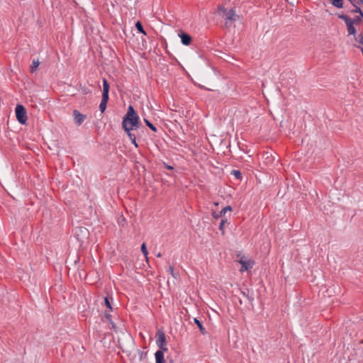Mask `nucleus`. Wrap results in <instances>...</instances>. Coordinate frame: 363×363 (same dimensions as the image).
<instances>
[{
  "instance_id": "c85d7f7f",
  "label": "nucleus",
  "mask_w": 363,
  "mask_h": 363,
  "mask_svg": "<svg viewBox=\"0 0 363 363\" xmlns=\"http://www.w3.org/2000/svg\"><path fill=\"white\" fill-rule=\"evenodd\" d=\"M157 257H162V254H161L160 252H159V253L157 255Z\"/></svg>"
},
{
  "instance_id": "1a4fd4ad",
  "label": "nucleus",
  "mask_w": 363,
  "mask_h": 363,
  "mask_svg": "<svg viewBox=\"0 0 363 363\" xmlns=\"http://www.w3.org/2000/svg\"><path fill=\"white\" fill-rule=\"evenodd\" d=\"M232 207L230 206H227L224 207L220 212H213L212 216L214 218L218 219L219 218H222L225 216L227 211H231Z\"/></svg>"
},
{
  "instance_id": "cd10ccee",
  "label": "nucleus",
  "mask_w": 363,
  "mask_h": 363,
  "mask_svg": "<svg viewBox=\"0 0 363 363\" xmlns=\"http://www.w3.org/2000/svg\"><path fill=\"white\" fill-rule=\"evenodd\" d=\"M138 352L140 354V359L142 360L143 358L144 353L142 351H140V350H138Z\"/></svg>"
},
{
  "instance_id": "20e7f679",
  "label": "nucleus",
  "mask_w": 363,
  "mask_h": 363,
  "mask_svg": "<svg viewBox=\"0 0 363 363\" xmlns=\"http://www.w3.org/2000/svg\"><path fill=\"white\" fill-rule=\"evenodd\" d=\"M110 86L108 81L106 79H103V93H102V99L99 105V109L101 113H104L106 108V105L109 99L108 93H109Z\"/></svg>"
},
{
  "instance_id": "a878e982",
  "label": "nucleus",
  "mask_w": 363,
  "mask_h": 363,
  "mask_svg": "<svg viewBox=\"0 0 363 363\" xmlns=\"http://www.w3.org/2000/svg\"><path fill=\"white\" fill-rule=\"evenodd\" d=\"M359 43L362 45H363V33H361L359 35Z\"/></svg>"
},
{
  "instance_id": "9d476101",
  "label": "nucleus",
  "mask_w": 363,
  "mask_h": 363,
  "mask_svg": "<svg viewBox=\"0 0 363 363\" xmlns=\"http://www.w3.org/2000/svg\"><path fill=\"white\" fill-rule=\"evenodd\" d=\"M155 363H165L164 353L162 350H157L155 354Z\"/></svg>"
},
{
  "instance_id": "6ab92c4d",
  "label": "nucleus",
  "mask_w": 363,
  "mask_h": 363,
  "mask_svg": "<svg viewBox=\"0 0 363 363\" xmlns=\"http://www.w3.org/2000/svg\"><path fill=\"white\" fill-rule=\"evenodd\" d=\"M354 9L351 10V13H359V16H358L359 17L361 18H363V11H362V9H360V6H354Z\"/></svg>"
},
{
  "instance_id": "a211bd4d",
  "label": "nucleus",
  "mask_w": 363,
  "mask_h": 363,
  "mask_svg": "<svg viewBox=\"0 0 363 363\" xmlns=\"http://www.w3.org/2000/svg\"><path fill=\"white\" fill-rule=\"evenodd\" d=\"M135 28L139 33L146 35V32L145 31L143 24L140 21H137L135 23Z\"/></svg>"
},
{
  "instance_id": "4468645a",
  "label": "nucleus",
  "mask_w": 363,
  "mask_h": 363,
  "mask_svg": "<svg viewBox=\"0 0 363 363\" xmlns=\"http://www.w3.org/2000/svg\"><path fill=\"white\" fill-rule=\"evenodd\" d=\"M226 223L229 224L227 218H222L219 225V230L221 231L223 235L225 234V225Z\"/></svg>"
},
{
  "instance_id": "412c9836",
  "label": "nucleus",
  "mask_w": 363,
  "mask_h": 363,
  "mask_svg": "<svg viewBox=\"0 0 363 363\" xmlns=\"http://www.w3.org/2000/svg\"><path fill=\"white\" fill-rule=\"evenodd\" d=\"M231 174L233 175L237 179H242V173L239 170L233 169L231 172Z\"/></svg>"
},
{
  "instance_id": "0eeeda50",
  "label": "nucleus",
  "mask_w": 363,
  "mask_h": 363,
  "mask_svg": "<svg viewBox=\"0 0 363 363\" xmlns=\"http://www.w3.org/2000/svg\"><path fill=\"white\" fill-rule=\"evenodd\" d=\"M73 116L74 123L77 125H82L84 120L86 118V115L81 113L79 111L76 109L73 111Z\"/></svg>"
},
{
  "instance_id": "7ed1b4c3",
  "label": "nucleus",
  "mask_w": 363,
  "mask_h": 363,
  "mask_svg": "<svg viewBox=\"0 0 363 363\" xmlns=\"http://www.w3.org/2000/svg\"><path fill=\"white\" fill-rule=\"evenodd\" d=\"M338 18L342 19L345 21L347 26L348 34L355 35L357 31L354 25L359 24V23L361 22L360 17L355 16L354 18H351L347 15L342 13L338 15Z\"/></svg>"
},
{
  "instance_id": "bb28decb",
  "label": "nucleus",
  "mask_w": 363,
  "mask_h": 363,
  "mask_svg": "<svg viewBox=\"0 0 363 363\" xmlns=\"http://www.w3.org/2000/svg\"><path fill=\"white\" fill-rule=\"evenodd\" d=\"M164 167L167 169H169V170H172L174 168L173 167L169 165V164H164Z\"/></svg>"
},
{
  "instance_id": "b1692460",
  "label": "nucleus",
  "mask_w": 363,
  "mask_h": 363,
  "mask_svg": "<svg viewBox=\"0 0 363 363\" xmlns=\"http://www.w3.org/2000/svg\"><path fill=\"white\" fill-rule=\"evenodd\" d=\"M361 5H363V0H352V6H360Z\"/></svg>"
},
{
  "instance_id": "2eb2a0df",
  "label": "nucleus",
  "mask_w": 363,
  "mask_h": 363,
  "mask_svg": "<svg viewBox=\"0 0 363 363\" xmlns=\"http://www.w3.org/2000/svg\"><path fill=\"white\" fill-rule=\"evenodd\" d=\"M330 3L336 8L343 7V0H330Z\"/></svg>"
},
{
  "instance_id": "39448f33",
  "label": "nucleus",
  "mask_w": 363,
  "mask_h": 363,
  "mask_svg": "<svg viewBox=\"0 0 363 363\" xmlns=\"http://www.w3.org/2000/svg\"><path fill=\"white\" fill-rule=\"evenodd\" d=\"M16 116L21 124H26L27 121L26 109L23 105L18 104L16 107Z\"/></svg>"
},
{
  "instance_id": "dca6fc26",
  "label": "nucleus",
  "mask_w": 363,
  "mask_h": 363,
  "mask_svg": "<svg viewBox=\"0 0 363 363\" xmlns=\"http://www.w3.org/2000/svg\"><path fill=\"white\" fill-rule=\"evenodd\" d=\"M39 64H40V62H39L38 60H33L32 65H31L30 68V71L31 73H33L36 70V69L39 66Z\"/></svg>"
},
{
  "instance_id": "f8f14e48",
  "label": "nucleus",
  "mask_w": 363,
  "mask_h": 363,
  "mask_svg": "<svg viewBox=\"0 0 363 363\" xmlns=\"http://www.w3.org/2000/svg\"><path fill=\"white\" fill-rule=\"evenodd\" d=\"M194 323L198 326V328H199L200 332L203 335H205L206 333V330L204 328V327L203 325V323H202V322L200 320H199L196 318H194Z\"/></svg>"
},
{
  "instance_id": "ddd939ff",
  "label": "nucleus",
  "mask_w": 363,
  "mask_h": 363,
  "mask_svg": "<svg viewBox=\"0 0 363 363\" xmlns=\"http://www.w3.org/2000/svg\"><path fill=\"white\" fill-rule=\"evenodd\" d=\"M104 316L106 319L108 321L109 324L111 325L112 328L115 330L116 325L112 320V316L111 314L110 313V311H105Z\"/></svg>"
},
{
  "instance_id": "4be33fe9",
  "label": "nucleus",
  "mask_w": 363,
  "mask_h": 363,
  "mask_svg": "<svg viewBox=\"0 0 363 363\" xmlns=\"http://www.w3.org/2000/svg\"><path fill=\"white\" fill-rule=\"evenodd\" d=\"M144 121H145L146 125L148 126L152 131H154V132H157V128L150 121H149L147 119L145 118Z\"/></svg>"
},
{
  "instance_id": "f3484780",
  "label": "nucleus",
  "mask_w": 363,
  "mask_h": 363,
  "mask_svg": "<svg viewBox=\"0 0 363 363\" xmlns=\"http://www.w3.org/2000/svg\"><path fill=\"white\" fill-rule=\"evenodd\" d=\"M113 301L112 297L106 296L104 298V304L105 306L110 309V311H112V306L111 302Z\"/></svg>"
},
{
  "instance_id": "f03ea898",
  "label": "nucleus",
  "mask_w": 363,
  "mask_h": 363,
  "mask_svg": "<svg viewBox=\"0 0 363 363\" xmlns=\"http://www.w3.org/2000/svg\"><path fill=\"white\" fill-rule=\"evenodd\" d=\"M218 10L219 16L225 20V26L227 27L239 18V16L235 13L233 9H226L220 5L218 6Z\"/></svg>"
},
{
  "instance_id": "aec40b11",
  "label": "nucleus",
  "mask_w": 363,
  "mask_h": 363,
  "mask_svg": "<svg viewBox=\"0 0 363 363\" xmlns=\"http://www.w3.org/2000/svg\"><path fill=\"white\" fill-rule=\"evenodd\" d=\"M130 140H131L132 143L135 146V147H138V144L136 143V138H135V135L132 133L130 131L129 132H126Z\"/></svg>"
},
{
  "instance_id": "f257e3e1",
  "label": "nucleus",
  "mask_w": 363,
  "mask_h": 363,
  "mask_svg": "<svg viewBox=\"0 0 363 363\" xmlns=\"http://www.w3.org/2000/svg\"><path fill=\"white\" fill-rule=\"evenodd\" d=\"M140 126V119L133 106L130 105L122 121V128L125 132L131 131Z\"/></svg>"
},
{
  "instance_id": "6e6552de",
  "label": "nucleus",
  "mask_w": 363,
  "mask_h": 363,
  "mask_svg": "<svg viewBox=\"0 0 363 363\" xmlns=\"http://www.w3.org/2000/svg\"><path fill=\"white\" fill-rule=\"evenodd\" d=\"M179 36L181 38V41L184 45H189L192 41V38L188 33L181 30L179 33Z\"/></svg>"
},
{
  "instance_id": "7c9ffc66",
  "label": "nucleus",
  "mask_w": 363,
  "mask_h": 363,
  "mask_svg": "<svg viewBox=\"0 0 363 363\" xmlns=\"http://www.w3.org/2000/svg\"><path fill=\"white\" fill-rule=\"evenodd\" d=\"M352 4V0H348Z\"/></svg>"
},
{
  "instance_id": "9b49d317",
  "label": "nucleus",
  "mask_w": 363,
  "mask_h": 363,
  "mask_svg": "<svg viewBox=\"0 0 363 363\" xmlns=\"http://www.w3.org/2000/svg\"><path fill=\"white\" fill-rule=\"evenodd\" d=\"M240 263L241 264L240 272H244L249 270L252 268V264L250 261H244L240 260Z\"/></svg>"
},
{
  "instance_id": "423d86ee",
  "label": "nucleus",
  "mask_w": 363,
  "mask_h": 363,
  "mask_svg": "<svg viewBox=\"0 0 363 363\" xmlns=\"http://www.w3.org/2000/svg\"><path fill=\"white\" fill-rule=\"evenodd\" d=\"M156 343L160 348L159 350H162L163 352L167 350V348L166 347V336L162 330H158L157 332Z\"/></svg>"
},
{
  "instance_id": "5701e85b",
  "label": "nucleus",
  "mask_w": 363,
  "mask_h": 363,
  "mask_svg": "<svg viewBox=\"0 0 363 363\" xmlns=\"http://www.w3.org/2000/svg\"><path fill=\"white\" fill-rule=\"evenodd\" d=\"M141 251H142L143 254L144 255V256L145 257L146 260L148 261V257H147L148 252H147V247H146V245L145 242H143L141 245Z\"/></svg>"
},
{
  "instance_id": "393cba45",
  "label": "nucleus",
  "mask_w": 363,
  "mask_h": 363,
  "mask_svg": "<svg viewBox=\"0 0 363 363\" xmlns=\"http://www.w3.org/2000/svg\"><path fill=\"white\" fill-rule=\"evenodd\" d=\"M167 272H169L172 275V277H175V275L174 273V268L172 266H169Z\"/></svg>"
},
{
  "instance_id": "c756f323",
  "label": "nucleus",
  "mask_w": 363,
  "mask_h": 363,
  "mask_svg": "<svg viewBox=\"0 0 363 363\" xmlns=\"http://www.w3.org/2000/svg\"><path fill=\"white\" fill-rule=\"evenodd\" d=\"M359 48L361 49L362 55H363V47L362 48L359 47Z\"/></svg>"
}]
</instances>
